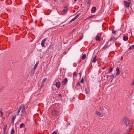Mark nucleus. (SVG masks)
<instances>
[{
  "mask_svg": "<svg viewBox=\"0 0 134 134\" xmlns=\"http://www.w3.org/2000/svg\"><path fill=\"white\" fill-rule=\"evenodd\" d=\"M130 121L129 119L126 117H124L121 119L120 121L121 124L125 125L126 126H127L129 125Z\"/></svg>",
  "mask_w": 134,
  "mask_h": 134,
  "instance_id": "1",
  "label": "nucleus"
},
{
  "mask_svg": "<svg viewBox=\"0 0 134 134\" xmlns=\"http://www.w3.org/2000/svg\"><path fill=\"white\" fill-rule=\"evenodd\" d=\"M99 109L102 113L104 114L107 113L108 111V109L105 107L101 106L100 107Z\"/></svg>",
  "mask_w": 134,
  "mask_h": 134,
  "instance_id": "2",
  "label": "nucleus"
},
{
  "mask_svg": "<svg viewBox=\"0 0 134 134\" xmlns=\"http://www.w3.org/2000/svg\"><path fill=\"white\" fill-rule=\"evenodd\" d=\"M58 111L55 109H54L52 110V114L53 116H55L56 115L58 114Z\"/></svg>",
  "mask_w": 134,
  "mask_h": 134,
  "instance_id": "3",
  "label": "nucleus"
},
{
  "mask_svg": "<svg viewBox=\"0 0 134 134\" xmlns=\"http://www.w3.org/2000/svg\"><path fill=\"white\" fill-rule=\"evenodd\" d=\"M68 79L66 78H65L64 80H63L62 84V85H66L68 82Z\"/></svg>",
  "mask_w": 134,
  "mask_h": 134,
  "instance_id": "4",
  "label": "nucleus"
},
{
  "mask_svg": "<svg viewBox=\"0 0 134 134\" xmlns=\"http://www.w3.org/2000/svg\"><path fill=\"white\" fill-rule=\"evenodd\" d=\"M25 105L24 104H23L21 105L19 108L20 109V110L21 109V111L22 112L25 109Z\"/></svg>",
  "mask_w": 134,
  "mask_h": 134,
  "instance_id": "5",
  "label": "nucleus"
},
{
  "mask_svg": "<svg viewBox=\"0 0 134 134\" xmlns=\"http://www.w3.org/2000/svg\"><path fill=\"white\" fill-rule=\"evenodd\" d=\"M124 3L125 6L127 7H129L131 4L130 2H128L126 1H124Z\"/></svg>",
  "mask_w": 134,
  "mask_h": 134,
  "instance_id": "6",
  "label": "nucleus"
},
{
  "mask_svg": "<svg viewBox=\"0 0 134 134\" xmlns=\"http://www.w3.org/2000/svg\"><path fill=\"white\" fill-rule=\"evenodd\" d=\"M47 40L46 38H45L43 40L41 43V46L42 47H44V43Z\"/></svg>",
  "mask_w": 134,
  "mask_h": 134,
  "instance_id": "7",
  "label": "nucleus"
},
{
  "mask_svg": "<svg viewBox=\"0 0 134 134\" xmlns=\"http://www.w3.org/2000/svg\"><path fill=\"white\" fill-rule=\"evenodd\" d=\"M61 83L60 81H58V82H56L55 84L56 86L59 89Z\"/></svg>",
  "mask_w": 134,
  "mask_h": 134,
  "instance_id": "8",
  "label": "nucleus"
},
{
  "mask_svg": "<svg viewBox=\"0 0 134 134\" xmlns=\"http://www.w3.org/2000/svg\"><path fill=\"white\" fill-rule=\"evenodd\" d=\"M95 112L96 114H97L99 117H102L103 116V114L97 111H96Z\"/></svg>",
  "mask_w": 134,
  "mask_h": 134,
  "instance_id": "9",
  "label": "nucleus"
},
{
  "mask_svg": "<svg viewBox=\"0 0 134 134\" xmlns=\"http://www.w3.org/2000/svg\"><path fill=\"white\" fill-rule=\"evenodd\" d=\"M96 40L97 41H99L101 40V38L99 35V34L96 36Z\"/></svg>",
  "mask_w": 134,
  "mask_h": 134,
  "instance_id": "10",
  "label": "nucleus"
},
{
  "mask_svg": "<svg viewBox=\"0 0 134 134\" xmlns=\"http://www.w3.org/2000/svg\"><path fill=\"white\" fill-rule=\"evenodd\" d=\"M16 118V116L15 115H13L12 118L11 122L12 123L14 124V121Z\"/></svg>",
  "mask_w": 134,
  "mask_h": 134,
  "instance_id": "11",
  "label": "nucleus"
},
{
  "mask_svg": "<svg viewBox=\"0 0 134 134\" xmlns=\"http://www.w3.org/2000/svg\"><path fill=\"white\" fill-rule=\"evenodd\" d=\"M116 71H117L116 75H118L120 74V71L119 68L118 67H117L116 68Z\"/></svg>",
  "mask_w": 134,
  "mask_h": 134,
  "instance_id": "12",
  "label": "nucleus"
},
{
  "mask_svg": "<svg viewBox=\"0 0 134 134\" xmlns=\"http://www.w3.org/2000/svg\"><path fill=\"white\" fill-rule=\"evenodd\" d=\"M97 60V56H95L94 57L93 59L92 60V62L93 63H95L96 62Z\"/></svg>",
  "mask_w": 134,
  "mask_h": 134,
  "instance_id": "13",
  "label": "nucleus"
},
{
  "mask_svg": "<svg viewBox=\"0 0 134 134\" xmlns=\"http://www.w3.org/2000/svg\"><path fill=\"white\" fill-rule=\"evenodd\" d=\"M4 128L3 129V132L5 133V131L6 130V127H7V125L6 124H4L3 125Z\"/></svg>",
  "mask_w": 134,
  "mask_h": 134,
  "instance_id": "14",
  "label": "nucleus"
},
{
  "mask_svg": "<svg viewBox=\"0 0 134 134\" xmlns=\"http://www.w3.org/2000/svg\"><path fill=\"white\" fill-rule=\"evenodd\" d=\"M116 40V37H112L110 38V41H115Z\"/></svg>",
  "mask_w": 134,
  "mask_h": 134,
  "instance_id": "15",
  "label": "nucleus"
},
{
  "mask_svg": "<svg viewBox=\"0 0 134 134\" xmlns=\"http://www.w3.org/2000/svg\"><path fill=\"white\" fill-rule=\"evenodd\" d=\"M96 10V8L95 7H93L92 9V11L94 13L95 12Z\"/></svg>",
  "mask_w": 134,
  "mask_h": 134,
  "instance_id": "16",
  "label": "nucleus"
},
{
  "mask_svg": "<svg viewBox=\"0 0 134 134\" xmlns=\"http://www.w3.org/2000/svg\"><path fill=\"white\" fill-rule=\"evenodd\" d=\"M128 38V37L127 36H124L123 37V39L124 41H127Z\"/></svg>",
  "mask_w": 134,
  "mask_h": 134,
  "instance_id": "17",
  "label": "nucleus"
},
{
  "mask_svg": "<svg viewBox=\"0 0 134 134\" xmlns=\"http://www.w3.org/2000/svg\"><path fill=\"white\" fill-rule=\"evenodd\" d=\"M38 63H39L38 62H36V63L35 65V66H34V68H33V69L34 70H35L36 69L37 67V65H38Z\"/></svg>",
  "mask_w": 134,
  "mask_h": 134,
  "instance_id": "18",
  "label": "nucleus"
},
{
  "mask_svg": "<svg viewBox=\"0 0 134 134\" xmlns=\"http://www.w3.org/2000/svg\"><path fill=\"white\" fill-rule=\"evenodd\" d=\"M68 11L67 8L65 7L64 9H63V13L66 12Z\"/></svg>",
  "mask_w": 134,
  "mask_h": 134,
  "instance_id": "19",
  "label": "nucleus"
},
{
  "mask_svg": "<svg viewBox=\"0 0 134 134\" xmlns=\"http://www.w3.org/2000/svg\"><path fill=\"white\" fill-rule=\"evenodd\" d=\"M35 70L34 69H32L31 70V75H32V76H33V75L34 74V72H35Z\"/></svg>",
  "mask_w": 134,
  "mask_h": 134,
  "instance_id": "20",
  "label": "nucleus"
},
{
  "mask_svg": "<svg viewBox=\"0 0 134 134\" xmlns=\"http://www.w3.org/2000/svg\"><path fill=\"white\" fill-rule=\"evenodd\" d=\"M86 57V54H83L81 58L82 60L84 59Z\"/></svg>",
  "mask_w": 134,
  "mask_h": 134,
  "instance_id": "21",
  "label": "nucleus"
},
{
  "mask_svg": "<svg viewBox=\"0 0 134 134\" xmlns=\"http://www.w3.org/2000/svg\"><path fill=\"white\" fill-rule=\"evenodd\" d=\"M134 45H133L130 47L129 48L128 50H130L131 49H133L134 48Z\"/></svg>",
  "mask_w": 134,
  "mask_h": 134,
  "instance_id": "22",
  "label": "nucleus"
},
{
  "mask_svg": "<svg viewBox=\"0 0 134 134\" xmlns=\"http://www.w3.org/2000/svg\"><path fill=\"white\" fill-rule=\"evenodd\" d=\"M25 126V125L24 123H22L20 125V128H23Z\"/></svg>",
  "mask_w": 134,
  "mask_h": 134,
  "instance_id": "23",
  "label": "nucleus"
},
{
  "mask_svg": "<svg viewBox=\"0 0 134 134\" xmlns=\"http://www.w3.org/2000/svg\"><path fill=\"white\" fill-rule=\"evenodd\" d=\"M14 129H12L11 131L10 134H14Z\"/></svg>",
  "mask_w": 134,
  "mask_h": 134,
  "instance_id": "24",
  "label": "nucleus"
},
{
  "mask_svg": "<svg viewBox=\"0 0 134 134\" xmlns=\"http://www.w3.org/2000/svg\"><path fill=\"white\" fill-rule=\"evenodd\" d=\"M81 13H79L77 14L76 15L75 17L76 19L80 15Z\"/></svg>",
  "mask_w": 134,
  "mask_h": 134,
  "instance_id": "25",
  "label": "nucleus"
},
{
  "mask_svg": "<svg viewBox=\"0 0 134 134\" xmlns=\"http://www.w3.org/2000/svg\"><path fill=\"white\" fill-rule=\"evenodd\" d=\"M113 69V68H110L108 69V73H109L110 72H111L112 71V70Z\"/></svg>",
  "mask_w": 134,
  "mask_h": 134,
  "instance_id": "26",
  "label": "nucleus"
},
{
  "mask_svg": "<svg viewBox=\"0 0 134 134\" xmlns=\"http://www.w3.org/2000/svg\"><path fill=\"white\" fill-rule=\"evenodd\" d=\"M76 19L74 17L73 19H72L70 21V23H71L72 21L75 20Z\"/></svg>",
  "mask_w": 134,
  "mask_h": 134,
  "instance_id": "27",
  "label": "nucleus"
},
{
  "mask_svg": "<svg viewBox=\"0 0 134 134\" xmlns=\"http://www.w3.org/2000/svg\"><path fill=\"white\" fill-rule=\"evenodd\" d=\"M20 110H20V109H19V108L18 110V111H17L16 112V114H17V115H19V113H20Z\"/></svg>",
  "mask_w": 134,
  "mask_h": 134,
  "instance_id": "28",
  "label": "nucleus"
},
{
  "mask_svg": "<svg viewBox=\"0 0 134 134\" xmlns=\"http://www.w3.org/2000/svg\"><path fill=\"white\" fill-rule=\"evenodd\" d=\"M94 16H95V15H91V16H90L89 17H88V18H87V19H88L92 18V17H94Z\"/></svg>",
  "mask_w": 134,
  "mask_h": 134,
  "instance_id": "29",
  "label": "nucleus"
},
{
  "mask_svg": "<svg viewBox=\"0 0 134 134\" xmlns=\"http://www.w3.org/2000/svg\"><path fill=\"white\" fill-rule=\"evenodd\" d=\"M46 79H47V78H45L42 81V84H43V83L45 81H46Z\"/></svg>",
  "mask_w": 134,
  "mask_h": 134,
  "instance_id": "30",
  "label": "nucleus"
},
{
  "mask_svg": "<svg viewBox=\"0 0 134 134\" xmlns=\"http://www.w3.org/2000/svg\"><path fill=\"white\" fill-rule=\"evenodd\" d=\"M116 31L115 30H114V31H112V33L116 35Z\"/></svg>",
  "mask_w": 134,
  "mask_h": 134,
  "instance_id": "31",
  "label": "nucleus"
},
{
  "mask_svg": "<svg viewBox=\"0 0 134 134\" xmlns=\"http://www.w3.org/2000/svg\"><path fill=\"white\" fill-rule=\"evenodd\" d=\"M108 46L107 45H105L103 48L102 49H106L107 47Z\"/></svg>",
  "mask_w": 134,
  "mask_h": 134,
  "instance_id": "32",
  "label": "nucleus"
},
{
  "mask_svg": "<svg viewBox=\"0 0 134 134\" xmlns=\"http://www.w3.org/2000/svg\"><path fill=\"white\" fill-rule=\"evenodd\" d=\"M57 96L60 97H62V95L61 94H57Z\"/></svg>",
  "mask_w": 134,
  "mask_h": 134,
  "instance_id": "33",
  "label": "nucleus"
},
{
  "mask_svg": "<svg viewBox=\"0 0 134 134\" xmlns=\"http://www.w3.org/2000/svg\"><path fill=\"white\" fill-rule=\"evenodd\" d=\"M73 75L76 76L77 75L76 73L75 72H74L73 74Z\"/></svg>",
  "mask_w": 134,
  "mask_h": 134,
  "instance_id": "34",
  "label": "nucleus"
},
{
  "mask_svg": "<svg viewBox=\"0 0 134 134\" xmlns=\"http://www.w3.org/2000/svg\"><path fill=\"white\" fill-rule=\"evenodd\" d=\"M80 82L83 83H84V81L83 79H82L80 81Z\"/></svg>",
  "mask_w": 134,
  "mask_h": 134,
  "instance_id": "35",
  "label": "nucleus"
},
{
  "mask_svg": "<svg viewBox=\"0 0 134 134\" xmlns=\"http://www.w3.org/2000/svg\"><path fill=\"white\" fill-rule=\"evenodd\" d=\"M80 83L79 82H78L77 83V86H80Z\"/></svg>",
  "mask_w": 134,
  "mask_h": 134,
  "instance_id": "36",
  "label": "nucleus"
},
{
  "mask_svg": "<svg viewBox=\"0 0 134 134\" xmlns=\"http://www.w3.org/2000/svg\"><path fill=\"white\" fill-rule=\"evenodd\" d=\"M57 132L55 131H54L52 133V134H57Z\"/></svg>",
  "mask_w": 134,
  "mask_h": 134,
  "instance_id": "37",
  "label": "nucleus"
},
{
  "mask_svg": "<svg viewBox=\"0 0 134 134\" xmlns=\"http://www.w3.org/2000/svg\"><path fill=\"white\" fill-rule=\"evenodd\" d=\"M0 112L1 113V115L2 116L3 114V112H2V111H1V110H0Z\"/></svg>",
  "mask_w": 134,
  "mask_h": 134,
  "instance_id": "38",
  "label": "nucleus"
},
{
  "mask_svg": "<svg viewBox=\"0 0 134 134\" xmlns=\"http://www.w3.org/2000/svg\"><path fill=\"white\" fill-rule=\"evenodd\" d=\"M109 75H107V77H106V80H107L109 77Z\"/></svg>",
  "mask_w": 134,
  "mask_h": 134,
  "instance_id": "39",
  "label": "nucleus"
},
{
  "mask_svg": "<svg viewBox=\"0 0 134 134\" xmlns=\"http://www.w3.org/2000/svg\"><path fill=\"white\" fill-rule=\"evenodd\" d=\"M85 91L86 92V94H87L88 92H87V90L86 89H85Z\"/></svg>",
  "mask_w": 134,
  "mask_h": 134,
  "instance_id": "40",
  "label": "nucleus"
},
{
  "mask_svg": "<svg viewBox=\"0 0 134 134\" xmlns=\"http://www.w3.org/2000/svg\"><path fill=\"white\" fill-rule=\"evenodd\" d=\"M114 76V75L113 74H112L111 75H110L109 76L110 77H112V76Z\"/></svg>",
  "mask_w": 134,
  "mask_h": 134,
  "instance_id": "41",
  "label": "nucleus"
},
{
  "mask_svg": "<svg viewBox=\"0 0 134 134\" xmlns=\"http://www.w3.org/2000/svg\"><path fill=\"white\" fill-rule=\"evenodd\" d=\"M130 130H129V131L127 130L126 132V133H128L129 132Z\"/></svg>",
  "mask_w": 134,
  "mask_h": 134,
  "instance_id": "42",
  "label": "nucleus"
},
{
  "mask_svg": "<svg viewBox=\"0 0 134 134\" xmlns=\"http://www.w3.org/2000/svg\"><path fill=\"white\" fill-rule=\"evenodd\" d=\"M113 78L111 80V81H110V82H112V81H113Z\"/></svg>",
  "mask_w": 134,
  "mask_h": 134,
  "instance_id": "43",
  "label": "nucleus"
},
{
  "mask_svg": "<svg viewBox=\"0 0 134 134\" xmlns=\"http://www.w3.org/2000/svg\"><path fill=\"white\" fill-rule=\"evenodd\" d=\"M66 52H65L64 53V54H66Z\"/></svg>",
  "mask_w": 134,
  "mask_h": 134,
  "instance_id": "44",
  "label": "nucleus"
},
{
  "mask_svg": "<svg viewBox=\"0 0 134 134\" xmlns=\"http://www.w3.org/2000/svg\"><path fill=\"white\" fill-rule=\"evenodd\" d=\"M121 59L122 60V59H123V57H121Z\"/></svg>",
  "mask_w": 134,
  "mask_h": 134,
  "instance_id": "45",
  "label": "nucleus"
},
{
  "mask_svg": "<svg viewBox=\"0 0 134 134\" xmlns=\"http://www.w3.org/2000/svg\"><path fill=\"white\" fill-rule=\"evenodd\" d=\"M54 2H55L56 1V0H54Z\"/></svg>",
  "mask_w": 134,
  "mask_h": 134,
  "instance_id": "46",
  "label": "nucleus"
},
{
  "mask_svg": "<svg viewBox=\"0 0 134 134\" xmlns=\"http://www.w3.org/2000/svg\"><path fill=\"white\" fill-rule=\"evenodd\" d=\"M76 0H74V1L75 2L76 1Z\"/></svg>",
  "mask_w": 134,
  "mask_h": 134,
  "instance_id": "47",
  "label": "nucleus"
},
{
  "mask_svg": "<svg viewBox=\"0 0 134 134\" xmlns=\"http://www.w3.org/2000/svg\"><path fill=\"white\" fill-rule=\"evenodd\" d=\"M79 74H80V75H81V73H79Z\"/></svg>",
  "mask_w": 134,
  "mask_h": 134,
  "instance_id": "48",
  "label": "nucleus"
}]
</instances>
